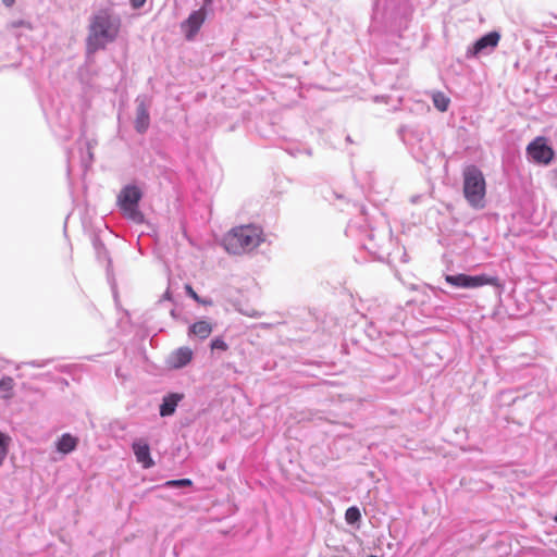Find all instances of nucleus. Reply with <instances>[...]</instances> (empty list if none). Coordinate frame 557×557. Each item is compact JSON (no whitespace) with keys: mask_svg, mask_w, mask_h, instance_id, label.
I'll list each match as a JSON object with an SVG mask.
<instances>
[{"mask_svg":"<svg viewBox=\"0 0 557 557\" xmlns=\"http://www.w3.org/2000/svg\"><path fill=\"white\" fill-rule=\"evenodd\" d=\"M95 247H96V250H97L98 258L99 259L103 258V259H106L108 261L107 270H108V272H110L112 262H111V259L109 257L108 250L106 249V247L101 243H99V244L96 243Z\"/></svg>","mask_w":557,"mask_h":557,"instance_id":"obj_24","label":"nucleus"},{"mask_svg":"<svg viewBox=\"0 0 557 557\" xmlns=\"http://www.w3.org/2000/svg\"><path fill=\"white\" fill-rule=\"evenodd\" d=\"M347 523L355 524L361 519L360 510L357 507H349L345 512Z\"/></svg>","mask_w":557,"mask_h":557,"instance_id":"obj_21","label":"nucleus"},{"mask_svg":"<svg viewBox=\"0 0 557 557\" xmlns=\"http://www.w3.org/2000/svg\"><path fill=\"white\" fill-rule=\"evenodd\" d=\"M486 183L482 171L469 165L463 171V195L468 203L475 209L484 208Z\"/></svg>","mask_w":557,"mask_h":557,"instance_id":"obj_3","label":"nucleus"},{"mask_svg":"<svg viewBox=\"0 0 557 557\" xmlns=\"http://www.w3.org/2000/svg\"><path fill=\"white\" fill-rule=\"evenodd\" d=\"M400 136L418 161L423 162L433 152L430 134L424 128L403 127L400 128Z\"/></svg>","mask_w":557,"mask_h":557,"instance_id":"obj_4","label":"nucleus"},{"mask_svg":"<svg viewBox=\"0 0 557 557\" xmlns=\"http://www.w3.org/2000/svg\"><path fill=\"white\" fill-rule=\"evenodd\" d=\"M500 39L498 32H490L479 38L471 47L467 49L466 57L468 59L476 58L479 55H486L494 51Z\"/></svg>","mask_w":557,"mask_h":557,"instance_id":"obj_10","label":"nucleus"},{"mask_svg":"<svg viewBox=\"0 0 557 557\" xmlns=\"http://www.w3.org/2000/svg\"><path fill=\"white\" fill-rule=\"evenodd\" d=\"M10 443H11V437L9 435L0 432V467L2 466L4 459L8 456Z\"/></svg>","mask_w":557,"mask_h":557,"instance_id":"obj_20","label":"nucleus"},{"mask_svg":"<svg viewBox=\"0 0 557 557\" xmlns=\"http://www.w3.org/2000/svg\"><path fill=\"white\" fill-rule=\"evenodd\" d=\"M191 358L193 350L190 348L180 347L170 355L168 363L173 369H182L191 361Z\"/></svg>","mask_w":557,"mask_h":557,"instance_id":"obj_14","label":"nucleus"},{"mask_svg":"<svg viewBox=\"0 0 557 557\" xmlns=\"http://www.w3.org/2000/svg\"><path fill=\"white\" fill-rule=\"evenodd\" d=\"M205 3H206V4L211 3V0H205Z\"/></svg>","mask_w":557,"mask_h":557,"instance_id":"obj_33","label":"nucleus"},{"mask_svg":"<svg viewBox=\"0 0 557 557\" xmlns=\"http://www.w3.org/2000/svg\"><path fill=\"white\" fill-rule=\"evenodd\" d=\"M137 108H136V119H135V129L139 134H144L147 132L150 125V115H149V106L146 102V98L138 97L136 99Z\"/></svg>","mask_w":557,"mask_h":557,"instance_id":"obj_12","label":"nucleus"},{"mask_svg":"<svg viewBox=\"0 0 557 557\" xmlns=\"http://www.w3.org/2000/svg\"><path fill=\"white\" fill-rule=\"evenodd\" d=\"M527 154L534 163L547 165L554 159L555 151L544 137L539 136L527 146Z\"/></svg>","mask_w":557,"mask_h":557,"instance_id":"obj_9","label":"nucleus"},{"mask_svg":"<svg viewBox=\"0 0 557 557\" xmlns=\"http://www.w3.org/2000/svg\"><path fill=\"white\" fill-rule=\"evenodd\" d=\"M141 191L135 185L125 186L117 196V202L124 214L135 222L143 220V214L138 210V203L141 199Z\"/></svg>","mask_w":557,"mask_h":557,"instance_id":"obj_7","label":"nucleus"},{"mask_svg":"<svg viewBox=\"0 0 557 557\" xmlns=\"http://www.w3.org/2000/svg\"><path fill=\"white\" fill-rule=\"evenodd\" d=\"M408 13L405 0H375L372 18L381 25H392Z\"/></svg>","mask_w":557,"mask_h":557,"instance_id":"obj_5","label":"nucleus"},{"mask_svg":"<svg viewBox=\"0 0 557 557\" xmlns=\"http://www.w3.org/2000/svg\"><path fill=\"white\" fill-rule=\"evenodd\" d=\"M163 299L171 300V294L169 290H166L165 294L163 295Z\"/></svg>","mask_w":557,"mask_h":557,"instance_id":"obj_31","label":"nucleus"},{"mask_svg":"<svg viewBox=\"0 0 557 557\" xmlns=\"http://www.w3.org/2000/svg\"><path fill=\"white\" fill-rule=\"evenodd\" d=\"M78 438L70 433H64L55 443V448L59 453L67 455L76 449Z\"/></svg>","mask_w":557,"mask_h":557,"instance_id":"obj_16","label":"nucleus"},{"mask_svg":"<svg viewBox=\"0 0 557 557\" xmlns=\"http://www.w3.org/2000/svg\"><path fill=\"white\" fill-rule=\"evenodd\" d=\"M121 20L109 10H100L91 17L88 26L87 51L94 53L113 42L120 32Z\"/></svg>","mask_w":557,"mask_h":557,"instance_id":"obj_1","label":"nucleus"},{"mask_svg":"<svg viewBox=\"0 0 557 557\" xmlns=\"http://www.w3.org/2000/svg\"><path fill=\"white\" fill-rule=\"evenodd\" d=\"M446 283L458 288H478L483 285H492L498 289V294L502 293L504 284L497 276L488 274L468 275L463 273L459 274H447L445 276Z\"/></svg>","mask_w":557,"mask_h":557,"instance_id":"obj_6","label":"nucleus"},{"mask_svg":"<svg viewBox=\"0 0 557 557\" xmlns=\"http://www.w3.org/2000/svg\"><path fill=\"white\" fill-rule=\"evenodd\" d=\"M369 557H375V556H369Z\"/></svg>","mask_w":557,"mask_h":557,"instance_id":"obj_34","label":"nucleus"},{"mask_svg":"<svg viewBox=\"0 0 557 557\" xmlns=\"http://www.w3.org/2000/svg\"><path fill=\"white\" fill-rule=\"evenodd\" d=\"M193 482L189 479H178V480H170L166 481L163 486L164 487H185V486H191Z\"/></svg>","mask_w":557,"mask_h":557,"instance_id":"obj_23","label":"nucleus"},{"mask_svg":"<svg viewBox=\"0 0 557 557\" xmlns=\"http://www.w3.org/2000/svg\"><path fill=\"white\" fill-rule=\"evenodd\" d=\"M403 317L404 311L401 309H395L394 312H392L391 308H388L374 317L370 322V326L377 330L380 334L385 333L392 335L399 331L403 324Z\"/></svg>","mask_w":557,"mask_h":557,"instance_id":"obj_8","label":"nucleus"},{"mask_svg":"<svg viewBox=\"0 0 557 557\" xmlns=\"http://www.w3.org/2000/svg\"><path fill=\"white\" fill-rule=\"evenodd\" d=\"M182 395L175 393L164 396L162 399V404L160 405V416H172L175 412V409L178 403L182 400Z\"/></svg>","mask_w":557,"mask_h":557,"instance_id":"obj_15","label":"nucleus"},{"mask_svg":"<svg viewBox=\"0 0 557 557\" xmlns=\"http://www.w3.org/2000/svg\"><path fill=\"white\" fill-rule=\"evenodd\" d=\"M85 147H86V154L82 156V164L85 169L89 168L92 160H94V154H92V144L90 141H85L84 143Z\"/></svg>","mask_w":557,"mask_h":557,"instance_id":"obj_22","label":"nucleus"},{"mask_svg":"<svg viewBox=\"0 0 557 557\" xmlns=\"http://www.w3.org/2000/svg\"><path fill=\"white\" fill-rule=\"evenodd\" d=\"M550 176L553 186L557 188V166L554 170H552Z\"/></svg>","mask_w":557,"mask_h":557,"instance_id":"obj_28","label":"nucleus"},{"mask_svg":"<svg viewBox=\"0 0 557 557\" xmlns=\"http://www.w3.org/2000/svg\"><path fill=\"white\" fill-rule=\"evenodd\" d=\"M212 332V326L208 321H198L189 326V336H196L199 339H206Z\"/></svg>","mask_w":557,"mask_h":557,"instance_id":"obj_17","label":"nucleus"},{"mask_svg":"<svg viewBox=\"0 0 557 557\" xmlns=\"http://www.w3.org/2000/svg\"><path fill=\"white\" fill-rule=\"evenodd\" d=\"M1 1L8 8L12 7L15 2V0H1Z\"/></svg>","mask_w":557,"mask_h":557,"instance_id":"obj_30","label":"nucleus"},{"mask_svg":"<svg viewBox=\"0 0 557 557\" xmlns=\"http://www.w3.org/2000/svg\"><path fill=\"white\" fill-rule=\"evenodd\" d=\"M432 100H433L434 107L438 111L445 112L448 110L450 100L444 92H441V91L434 92L432 96Z\"/></svg>","mask_w":557,"mask_h":557,"instance_id":"obj_19","label":"nucleus"},{"mask_svg":"<svg viewBox=\"0 0 557 557\" xmlns=\"http://www.w3.org/2000/svg\"><path fill=\"white\" fill-rule=\"evenodd\" d=\"M10 28H18V27H25L27 29H32V24L28 22V21H25V20H16V21H12L10 23Z\"/></svg>","mask_w":557,"mask_h":557,"instance_id":"obj_26","label":"nucleus"},{"mask_svg":"<svg viewBox=\"0 0 557 557\" xmlns=\"http://www.w3.org/2000/svg\"><path fill=\"white\" fill-rule=\"evenodd\" d=\"M129 1H131V4H132V7L134 9L141 8L145 4V2H146V0H129Z\"/></svg>","mask_w":557,"mask_h":557,"instance_id":"obj_27","label":"nucleus"},{"mask_svg":"<svg viewBox=\"0 0 557 557\" xmlns=\"http://www.w3.org/2000/svg\"><path fill=\"white\" fill-rule=\"evenodd\" d=\"M207 12L205 8L193 11L187 20L181 24L182 32L184 33L187 40H193L198 34L202 24L206 21Z\"/></svg>","mask_w":557,"mask_h":557,"instance_id":"obj_11","label":"nucleus"},{"mask_svg":"<svg viewBox=\"0 0 557 557\" xmlns=\"http://www.w3.org/2000/svg\"><path fill=\"white\" fill-rule=\"evenodd\" d=\"M171 315L175 317V310L174 309L171 310Z\"/></svg>","mask_w":557,"mask_h":557,"instance_id":"obj_32","label":"nucleus"},{"mask_svg":"<svg viewBox=\"0 0 557 557\" xmlns=\"http://www.w3.org/2000/svg\"><path fill=\"white\" fill-rule=\"evenodd\" d=\"M228 348L227 344L222 338H214L211 342V349L213 350H226Z\"/></svg>","mask_w":557,"mask_h":557,"instance_id":"obj_25","label":"nucleus"},{"mask_svg":"<svg viewBox=\"0 0 557 557\" xmlns=\"http://www.w3.org/2000/svg\"><path fill=\"white\" fill-rule=\"evenodd\" d=\"M263 242L262 230L256 225H240L232 228L223 238L228 253L243 255L256 249Z\"/></svg>","mask_w":557,"mask_h":557,"instance_id":"obj_2","label":"nucleus"},{"mask_svg":"<svg viewBox=\"0 0 557 557\" xmlns=\"http://www.w3.org/2000/svg\"><path fill=\"white\" fill-rule=\"evenodd\" d=\"M132 448L136 457V461L140 463L144 469H149L154 466V461L150 455L149 444L145 440L139 438L134 441Z\"/></svg>","mask_w":557,"mask_h":557,"instance_id":"obj_13","label":"nucleus"},{"mask_svg":"<svg viewBox=\"0 0 557 557\" xmlns=\"http://www.w3.org/2000/svg\"><path fill=\"white\" fill-rule=\"evenodd\" d=\"M15 382L11 376H3L0 380V392L2 393L3 399H11L13 397V389Z\"/></svg>","mask_w":557,"mask_h":557,"instance_id":"obj_18","label":"nucleus"},{"mask_svg":"<svg viewBox=\"0 0 557 557\" xmlns=\"http://www.w3.org/2000/svg\"><path fill=\"white\" fill-rule=\"evenodd\" d=\"M186 289L188 292V294L195 299V300H199L198 298V295L194 292V289L191 288V286L187 285L186 286Z\"/></svg>","mask_w":557,"mask_h":557,"instance_id":"obj_29","label":"nucleus"}]
</instances>
